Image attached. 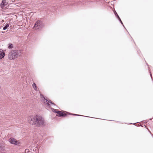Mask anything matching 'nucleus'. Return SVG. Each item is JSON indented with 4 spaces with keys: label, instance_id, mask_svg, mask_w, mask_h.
Returning a JSON list of instances; mask_svg holds the SVG:
<instances>
[{
    "label": "nucleus",
    "instance_id": "1",
    "mask_svg": "<svg viewBox=\"0 0 153 153\" xmlns=\"http://www.w3.org/2000/svg\"><path fill=\"white\" fill-rule=\"evenodd\" d=\"M27 121L30 124L37 127L42 126L45 124L44 118L39 115H30L28 117Z\"/></svg>",
    "mask_w": 153,
    "mask_h": 153
},
{
    "label": "nucleus",
    "instance_id": "2",
    "mask_svg": "<svg viewBox=\"0 0 153 153\" xmlns=\"http://www.w3.org/2000/svg\"><path fill=\"white\" fill-rule=\"evenodd\" d=\"M20 55L19 51L16 50H13L9 53L8 57L10 59L12 60L17 58Z\"/></svg>",
    "mask_w": 153,
    "mask_h": 153
},
{
    "label": "nucleus",
    "instance_id": "3",
    "mask_svg": "<svg viewBox=\"0 0 153 153\" xmlns=\"http://www.w3.org/2000/svg\"><path fill=\"white\" fill-rule=\"evenodd\" d=\"M9 142L11 144L16 145H19L20 143L19 140H17L16 139L13 137H11L9 139Z\"/></svg>",
    "mask_w": 153,
    "mask_h": 153
},
{
    "label": "nucleus",
    "instance_id": "4",
    "mask_svg": "<svg viewBox=\"0 0 153 153\" xmlns=\"http://www.w3.org/2000/svg\"><path fill=\"white\" fill-rule=\"evenodd\" d=\"M41 23L42 22L41 21L38 20L35 24L34 27H36L37 29H38L41 27Z\"/></svg>",
    "mask_w": 153,
    "mask_h": 153
},
{
    "label": "nucleus",
    "instance_id": "5",
    "mask_svg": "<svg viewBox=\"0 0 153 153\" xmlns=\"http://www.w3.org/2000/svg\"><path fill=\"white\" fill-rule=\"evenodd\" d=\"M5 56V53L3 51V50L0 49V59L3 58Z\"/></svg>",
    "mask_w": 153,
    "mask_h": 153
},
{
    "label": "nucleus",
    "instance_id": "6",
    "mask_svg": "<svg viewBox=\"0 0 153 153\" xmlns=\"http://www.w3.org/2000/svg\"><path fill=\"white\" fill-rule=\"evenodd\" d=\"M57 114H58L56 115L59 116L64 117L66 115L65 114L60 111H58V112Z\"/></svg>",
    "mask_w": 153,
    "mask_h": 153
},
{
    "label": "nucleus",
    "instance_id": "7",
    "mask_svg": "<svg viewBox=\"0 0 153 153\" xmlns=\"http://www.w3.org/2000/svg\"><path fill=\"white\" fill-rule=\"evenodd\" d=\"M45 104L48 107H50V104L49 103V102L51 103V104L54 105V104L52 102H51L49 101H48L47 100H45V101L44 102Z\"/></svg>",
    "mask_w": 153,
    "mask_h": 153
},
{
    "label": "nucleus",
    "instance_id": "8",
    "mask_svg": "<svg viewBox=\"0 0 153 153\" xmlns=\"http://www.w3.org/2000/svg\"><path fill=\"white\" fill-rule=\"evenodd\" d=\"M7 2L5 0H3L1 4V7L2 8L6 5Z\"/></svg>",
    "mask_w": 153,
    "mask_h": 153
},
{
    "label": "nucleus",
    "instance_id": "9",
    "mask_svg": "<svg viewBox=\"0 0 153 153\" xmlns=\"http://www.w3.org/2000/svg\"><path fill=\"white\" fill-rule=\"evenodd\" d=\"M9 25L8 24H7L6 25L3 27V30H6L8 27H9Z\"/></svg>",
    "mask_w": 153,
    "mask_h": 153
},
{
    "label": "nucleus",
    "instance_id": "10",
    "mask_svg": "<svg viewBox=\"0 0 153 153\" xmlns=\"http://www.w3.org/2000/svg\"><path fill=\"white\" fill-rule=\"evenodd\" d=\"M13 47V45L12 44H9L8 48H12Z\"/></svg>",
    "mask_w": 153,
    "mask_h": 153
},
{
    "label": "nucleus",
    "instance_id": "11",
    "mask_svg": "<svg viewBox=\"0 0 153 153\" xmlns=\"http://www.w3.org/2000/svg\"><path fill=\"white\" fill-rule=\"evenodd\" d=\"M33 87L35 90H36V84L35 83H34L33 85Z\"/></svg>",
    "mask_w": 153,
    "mask_h": 153
},
{
    "label": "nucleus",
    "instance_id": "12",
    "mask_svg": "<svg viewBox=\"0 0 153 153\" xmlns=\"http://www.w3.org/2000/svg\"><path fill=\"white\" fill-rule=\"evenodd\" d=\"M52 111L53 112H54L57 114L58 113V111H59L57 110L54 109H53Z\"/></svg>",
    "mask_w": 153,
    "mask_h": 153
},
{
    "label": "nucleus",
    "instance_id": "13",
    "mask_svg": "<svg viewBox=\"0 0 153 153\" xmlns=\"http://www.w3.org/2000/svg\"><path fill=\"white\" fill-rule=\"evenodd\" d=\"M29 151V150L28 149H26L25 150V152H28Z\"/></svg>",
    "mask_w": 153,
    "mask_h": 153
},
{
    "label": "nucleus",
    "instance_id": "14",
    "mask_svg": "<svg viewBox=\"0 0 153 153\" xmlns=\"http://www.w3.org/2000/svg\"><path fill=\"white\" fill-rule=\"evenodd\" d=\"M117 16H118V18L119 19V20H120V21H121V19H120V18L117 15Z\"/></svg>",
    "mask_w": 153,
    "mask_h": 153
},
{
    "label": "nucleus",
    "instance_id": "15",
    "mask_svg": "<svg viewBox=\"0 0 153 153\" xmlns=\"http://www.w3.org/2000/svg\"><path fill=\"white\" fill-rule=\"evenodd\" d=\"M120 21V22H121V23L122 24H123V23H122V21H121H121Z\"/></svg>",
    "mask_w": 153,
    "mask_h": 153
},
{
    "label": "nucleus",
    "instance_id": "16",
    "mask_svg": "<svg viewBox=\"0 0 153 153\" xmlns=\"http://www.w3.org/2000/svg\"><path fill=\"white\" fill-rule=\"evenodd\" d=\"M120 21V22H121V23L122 24H123V23H122V21H121H121Z\"/></svg>",
    "mask_w": 153,
    "mask_h": 153
},
{
    "label": "nucleus",
    "instance_id": "17",
    "mask_svg": "<svg viewBox=\"0 0 153 153\" xmlns=\"http://www.w3.org/2000/svg\"><path fill=\"white\" fill-rule=\"evenodd\" d=\"M150 76L152 77V74H150Z\"/></svg>",
    "mask_w": 153,
    "mask_h": 153
},
{
    "label": "nucleus",
    "instance_id": "18",
    "mask_svg": "<svg viewBox=\"0 0 153 153\" xmlns=\"http://www.w3.org/2000/svg\"><path fill=\"white\" fill-rule=\"evenodd\" d=\"M2 153H6L4 152H3Z\"/></svg>",
    "mask_w": 153,
    "mask_h": 153
},
{
    "label": "nucleus",
    "instance_id": "19",
    "mask_svg": "<svg viewBox=\"0 0 153 153\" xmlns=\"http://www.w3.org/2000/svg\"><path fill=\"white\" fill-rule=\"evenodd\" d=\"M74 115H76V114H74Z\"/></svg>",
    "mask_w": 153,
    "mask_h": 153
}]
</instances>
